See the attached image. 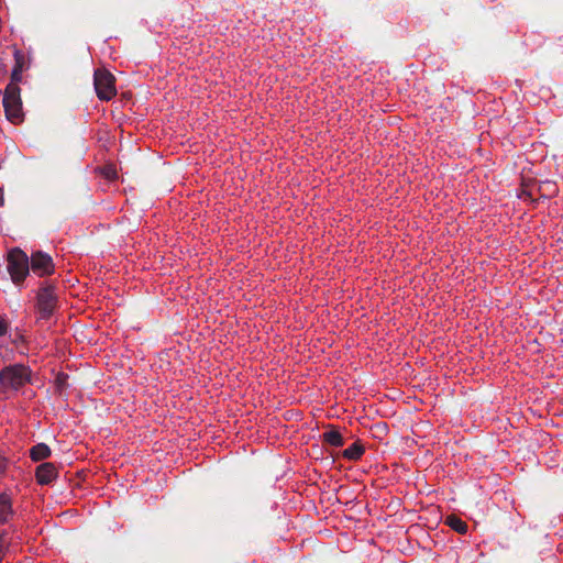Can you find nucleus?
Returning <instances> with one entry per match:
<instances>
[{"label": "nucleus", "mask_w": 563, "mask_h": 563, "mask_svg": "<svg viewBox=\"0 0 563 563\" xmlns=\"http://www.w3.org/2000/svg\"><path fill=\"white\" fill-rule=\"evenodd\" d=\"M32 371L23 364H11L0 371V387L2 390L18 391L31 382Z\"/></svg>", "instance_id": "obj_1"}, {"label": "nucleus", "mask_w": 563, "mask_h": 563, "mask_svg": "<svg viewBox=\"0 0 563 563\" xmlns=\"http://www.w3.org/2000/svg\"><path fill=\"white\" fill-rule=\"evenodd\" d=\"M7 261L11 279L19 285L30 273V258L21 249L14 247L8 253Z\"/></svg>", "instance_id": "obj_2"}, {"label": "nucleus", "mask_w": 563, "mask_h": 563, "mask_svg": "<svg viewBox=\"0 0 563 563\" xmlns=\"http://www.w3.org/2000/svg\"><path fill=\"white\" fill-rule=\"evenodd\" d=\"M20 87L15 84H9L3 93V108L7 119L16 124L23 121L22 101L20 97Z\"/></svg>", "instance_id": "obj_3"}, {"label": "nucleus", "mask_w": 563, "mask_h": 563, "mask_svg": "<svg viewBox=\"0 0 563 563\" xmlns=\"http://www.w3.org/2000/svg\"><path fill=\"white\" fill-rule=\"evenodd\" d=\"M93 86L98 98L102 101H109L117 95L115 78L107 69L95 70Z\"/></svg>", "instance_id": "obj_4"}, {"label": "nucleus", "mask_w": 563, "mask_h": 563, "mask_svg": "<svg viewBox=\"0 0 563 563\" xmlns=\"http://www.w3.org/2000/svg\"><path fill=\"white\" fill-rule=\"evenodd\" d=\"M57 305L55 287L51 284L43 285L37 292V311L41 319H49Z\"/></svg>", "instance_id": "obj_5"}, {"label": "nucleus", "mask_w": 563, "mask_h": 563, "mask_svg": "<svg viewBox=\"0 0 563 563\" xmlns=\"http://www.w3.org/2000/svg\"><path fill=\"white\" fill-rule=\"evenodd\" d=\"M30 269L40 277L52 275L55 271L53 258L42 251L31 254Z\"/></svg>", "instance_id": "obj_6"}, {"label": "nucleus", "mask_w": 563, "mask_h": 563, "mask_svg": "<svg viewBox=\"0 0 563 563\" xmlns=\"http://www.w3.org/2000/svg\"><path fill=\"white\" fill-rule=\"evenodd\" d=\"M35 477L40 485H49L57 477V468L51 462H44L36 467Z\"/></svg>", "instance_id": "obj_7"}, {"label": "nucleus", "mask_w": 563, "mask_h": 563, "mask_svg": "<svg viewBox=\"0 0 563 563\" xmlns=\"http://www.w3.org/2000/svg\"><path fill=\"white\" fill-rule=\"evenodd\" d=\"M12 499L7 493L0 494V523H5L13 517Z\"/></svg>", "instance_id": "obj_8"}, {"label": "nucleus", "mask_w": 563, "mask_h": 563, "mask_svg": "<svg viewBox=\"0 0 563 563\" xmlns=\"http://www.w3.org/2000/svg\"><path fill=\"white\" fill-rule=\"evenodd\" d=\"M14 60H15V65L11 73V82L10 84L18 85V82H20L22 79V69H23V65H24V56L18 49L14 52Z\"/></svg>", "instance_id": "obj_9"}, {"label": "nucleus", "mask_w": 563, "mask_h": 563, "mask_svg": "<svg viewBox=\"0 0 563 563\" xmlns=\"http://www.w3.org/2000/svg\"><path fill=\"white\" fill-rule=\"evenodd\" d=\"M52 454L51 448L45 443H37L30 450V456L34 462L43 461Z\"/></svg>", "instance_id": "obj_10"}, {"label": "nucleus", "mask_w": 563, "mask_h": 563, "mask_svg": "<svg viewBox=\"0 0 563 563\" xmlns=\"http://www.w3.org/2000/svg\"><path fill=\"white\" fill-rule=\"evenodd\" d=\"M364 446L360 441H355L352 445L342 451V456L350 461H357L364 454Z\"/></svg>", "instance_id": "obj_11"}, {"label": "nucleus", "mask_w": 563, "mask_h": 563, "mask_svg": "<svg viewBox=\"0 0 563 563\" xmlns=\"http://www.w3.org/2000/svg\"><path fill=\"white\" fill-rule=\"evenodd\" d=\"M445 523L460 534H465L467 532V523L455 515L448 516Z\"/></svg>", "instance_id": "obj_12"}, {"label": "nucleus", "mask_w": 563, "mask_h": 563, "mask_svg": "<svg viewBox=\"0 0 563 563\" xmlns=\"http://www.w3.org/2000/svg\"><path fill=\"white\" fill-rule=\"evenodd\" d=\"M323 442L340 448L344 445V439L338 430H330L322 434Z\"/></svg>", "instance_id": "obj_13"}, {"label": "nucleus", "mask_w": 563, "mask_h": 563, "mask_svg": "<svg viewBox=\"0 0 563 563\" xmlns=\"http://www.w3.org/2000/svg\"><path fill=\"white\" fill-rule=\"evenodd\" d=\"M558 192V188L555 183L551 180H545L539 184L538 194L540 198H551Z\"/></svg>", "instance_id": "obj_14"}, {"label": "nucleus", "mask_w": 563, "mask_h": 563, "mask_svg": "<svg viewBox=\"0 0 563 563\" xmlns=\"http://www.w3.org/2000/svg\"><path fill=\"white\" fill-rule=\"evenodd\" d=\"M67 379H68V375L67 374H64V373H58L56 378H55V384L57 386V388L59 390L64 389L67 387Z\"/></svg>", "instance_id": "obj_15"}, {"label": "nucleus", "mask_w": 563, "mask_h": 563, "mask_svg": "<svg viewBox=\"0 0 563 563\" xmlns=\"http://www.w3.org/2000/svg\"><path fill=\"white\" fill-rule=\"evenodd\" d=\"M102 174L107 179L113 180L118 177L117 170L113 166H104Z\"/></svg>", "instance_id": "obj_16"}, {"label": "nucleus", "mask_w": 563, "mask_h": 563, "mask_svg": "<svg viewBox=\"0 0 563 563\" xmlns=\"http://www.w3.org/2000/svg\"><path fill=\"white\" fill-rule=\"evenodd\" d=\"M8 332V323L7 321L0 317V336H3Z\"/></svg>", "instance_id": "obj_17"}, {"label": "nucleus", "mask_w": 563, "mask_h": 563, "mask_svg": "<svg viewBox=\"0 0 563 563\" xmlns=\"http://www.w3.org/2000/svg\"><path fill=\"white\" fill-rule=\"evenodd\" d=\"M7 544L5 533L0 531V556L3 554L4 547Z\"/></svg>", "instance_id": "obj_18"}, {"label": "nucleus", "mask_w": 563, "mask_h": 563, "mask_svg": "<svg viewBox=\"0 0 563 563\" xmlns=\"http://www.w3.org/2000/svg\"><path fill=\"white\" fill-rule=\"evenodd\" d=\"M7 468V461L4 457L0 455V475L5 472Z\"/></svg>", "instance_id": "obj_19"}, {"label": "nucleus", "mask_w": 563, "mask_h": 563, "mask_svg": "<svg viewBox=\"0 0 563 563\" xmlns=\"http://www.w3.org/2000/svg\"><path fill=\"white\" fill-rule=\"evenodd\" d=\"M4 205V192L3 190L0 188V207H2Z\"/></svg>", "instance_id": "obj_20"}]
</instances>
